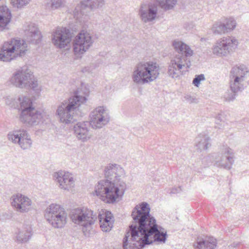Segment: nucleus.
Listing matches in <instances>:
<instances>
[{
  "mask_svg": "<svg viewBox=\"0 0 249 249\" xmlns=\"http://www.w3.org/2000/svg\"><path fill=\"white\" fill-rule=\"evenodd\" d=\"M150 210L149 205L144 202L133 209L132 223L123 239L124 249H139L154 241L165 242L166 233L158 230L155 219L149 214Z\"/></svg>",
  "mask_w": 249,
  "mask_h": 249,
  "instance_id": "1",
  "label": "nucleus"
},
{
  "mask_svg": "<svg viewBox=\"0 0 249 249\" xmlns=\"http://www.w3.org/2000/svg\"><path fill=\"white\" fill-rule=\"evenodd\" d=\"M106 179L99 181L95 185V195L105 203L113 204L120 201L126 189L123 180L125 177L124 169L116 163H109L105 168Z\"/></svg>",
  "mask_w": 249,
  "mask_h": 249,
  "instance_id": "2",
  "label": "nucleus"
},
{
  "mask_svg": "<svg viewBox=\"0 0 249 249\" xmlns=\"http://www.w3.org/2000/svg\"><path fill=\"white\" fill-rule=\"evenodd\" d=\"M173 45L179 53L171 59L168 65L167 73L172 78H178L188 71L191 66L189 57L193 55L194 51L181 41L175 40Z\"/></svg>",
  "mask_w": 249,
  "mask_h": 249,
  "instance_id": "3",
  "label": "nucleus"
},
{
  "mask_svg": "<svg viewBox=\"0 0 249 249\" xmlns=\"http://www.w3.org/2000/svg\"><path fill=\"white\" fill-rule=\"evenodd\" d=\"M160 71V65L155 61H140L134 67L131 74L132 80L138 85L152 83L159 77Z\"/></svg>",
  "mask_w": 249,
  "mask_h": 249,
  "instance_id": "4",
  "label": "nucleus"
},
{
  "mask_svg": "<svg viewBox=\"0 0 249 249\" xmlns=\"http://www.w3.org/2000/svg\"><path fill=\"white\" fill-rule=\"evenodd\" d=\"M86 101V97L76 95L59 104L55 114L59 122L65 124L73 123L75 120L74 117L80 112V106Z\"/></svg>",
  "mask_w": 249,
  "mask_h": 249,
  "instance_id": "5",
  "label": "nucleus"
},
{
  "mask_svg": "<svg viewBox=\"0 0 249 249\" xmlns=\"http://www.w3.org/2000/svg\"><path fill=\"white\" fill-rule=\"evenodd\" d=\"M44 217L53 228L61 229L65 227L68 220V213L61 205L52 203L44 211Z\"/></svg>",
  "mask_w": 249,
  "mask_h": 249,
  "instance_id": "6",
  "label": "nucleus"
},
{
  "mask_svg": "<svg viewBox=\"0 0 249 249\" xmlns=\"http://www.w3.org/2000/svg\"><path fill=\"white\" fill-rule=\"evenodd\" d=\"M238 40L233 36H223L218 39L211 48L212 54L216 57H226L238 48Z\"/></svg>",
  "mask_w": 249,
  "mask_h": 249,
  "instance_id": "7",
  "label": "nucleus"
},
{
  "mask_svg": "<svg viewBox=\"0 0 249 249\" xmlns=\"http://www.w3.org/2000/svg\"><path fill=\"white\" fill-rule=\"evenodd\" d=\"M72 221L82 227L85 235H88L96 217L93 212L87 208L82 207L73 209L71 214Z\"/></svg>",
  "mask_w": 249,
  "mask_h": 249,
  "instance_id": "8",
  "label": "nucleus"
},
{
  "mask_svg": "<svg viewBox=\"0 0 249 249\" xmlns=\"http://www.w3.org/2000/svg\"><path fill=\"white\" fill-rule=\"evenodd\" d=\"M17 87L31 88L37 94H39L42 90L33 72L27 66H24L17 71Z\"/></svg>",
  "mask_w": 249,
  "mask_h": 249,
  "instance_id": "9",
  "label": "nucleus"
},
{
  "mask_svg": "<svg viewBox=\"0 0 249 249\" xmlns=\"http://www.w3.org/2000/svg\"><path fill=\"white\" fill-rule=\"evenodd\" d=\"M93 36L89 32L81 30L73 38L72 48L74 54L81 57L93 46L94 42Z\"/></svg>",
  "mask_w": 249,
  "mask_h": 249,
  "instance_id": "10",
  "label": "nucleus"
},
{
  "mask_svg": "<svg viewBox=\"0 0 249 249\" xmlns=\"http://www.w3.org/2000/svg\"><path fill=\"white\" fill-rule=\"evenodd\" d=\"M105 4V0H83L76 5L72 14L77 21L83 23L89 20L88 16L84 12L86 8L94 10L102 8Z\"/></svg>",
  "mask_w": 249,
  "mask_h": 249,
  "instance_id": "11",
  "label": "nucleus"
},
{
  "mask_svg": "<svg viewBox=\"0 0 249 249\" xmlns=\"http://www.w3.org/2000/svg\"><path fill=\"white\" fill-rule=\"evenodd\" d=\"M110 120L109 112L104 106L94 108L89 115V124L93 129H99L107 125Z\"/></svg>",
  "mask_w": 249,
  "mask_h": 249,
  "instance_id": "12",
  "label": "nucleus"
},
{
  "mask_svg": "<svg viewBox=\"0 0 249 249\" xmlns=\"http://www.w3.org/2000/svg\"><path fill=\"white\" fill-rule=\"evenodd\" d=\"M53 178L60 190L68 192L74 191L76 179L71 172L63 170H59L53 173Z\"/></svg>",
  "mask_w": 249,
  "mask_h": 249,
  "instance_id": "13",
  "label": "nucleus"
},
{
  "mask_svg": "<svg viewBox=\"0 0 249 249\" xmlns=\"http://www.w3.org/2000/svg\"><path fill=\"white\" fill-rule=\"evenodd\" d=\"M49 115L43 109H36L35 107L21 111L19 119L28 126H33L43 122L48 119Z\"/></svg>",
  "mask_w": 249,
  "mask_h": 249,
  "instance_id": "14",
  "label": "nucleus"
},
{
  "mask_svg": "<svg viewBox=\"0 0 249 249\" xmlns=\"http://www.w3.org/2000/svg\"><path fill=\"white\" fill-rule=\"evenodd\" d=\"M159 7L154 1L142 3L138 11L140 20L143 23H154L158 18Z\"/></svg>",
  "mask_w": 249,
  "mask_h": 249,
  "instance_id": "15",
  "label": "nucleus"
},
{
  "mask_svg": "<svg viewBox=\"0 0 249 249\" xmlns=\"http://www.w3.org/2000/svg\"><path fill=\"white\" fill-rule=\"evenodd\" d=\"M51 41L57 49H64L70 46L71 37L68 29L59 27L54 29L52 33Z\"/></svg>",
  "mask_w": 249,
  "mask_h": 249,
  "instance_id": "16",
  "label": "nucleus"
},
{
  "mask_svg": "<svg viewBox=\"0 0 249 249\" xmlns=\"http://www.w3.org/2000/svg\"><path fill=\"white\" fill-rule=\"evenodd\" d=\"M22 30L29 43L37 44L41 42L42 36L36 23L32 22H25L22 26Z\"/></svg>",
  "mask_w": 249,
  "mask_h": 249,
  "instance_id": "17",
  "label": "nucleus"
},
{
  "mask_svg": "<svg viewBox=\"0 0 249 249\" xmlns=\"http://www.w3.org/2000/svg\"><path fill=\"white\" fill-rule=\"evenodd\" d=\"M232 150L227 146H223L221 153L215 158L214 165L217 167L230 169L232 163Z\"/></svg>",
  "mask_w": 249,
  "mask_h": 249,
  "instance_id": "18",
  "label": "nucleus"
},
{
  "mask_svg": "<svg viewBox=\"0 0 249 249\" xmlns=\"http://www.w3.org/2000/svg\"><path fill=\"white\" fill-rule=\"evenodd\" d=\"M74 134L77 139L82 142H87L92 137L86 122H78L73 126Z\"/></svg>",
  "mask_w": 249,
  "mask_h": 249,
  "instance_id": "19",
  "label": "nucleus"
},
{
  "mask_svg": "<svg viewBox=\"0 0 249 249\" xmlns=\"http://www.w3.org/2000/svg\"><path fill=\"white\" fill-rule=\"evenodd\" d=\"M16 39L13 38L5 42L0 51V60L4 62H9L13 59L16 55Z\"/></svg>",
  "mask_w": 249,
  "mask_h": 249,
  "instance_id": "20",
  "label": "nucleus"
},
{
  "mask_svg": "<svg viewBox=\"0 0 249 249\" xmlns=\"http://www.w3.org/2000/svg\"><path fill=\"white\" fill-rule=\"evenodd\" d=\"M98 217L101 230L104 232L109 231L112 228L114 223L112 213L105 210H101Z\"/></svg>",
  "mask_w": 249,
  "mask_h": 249,
  "instance_id": "21",
  "label": "nucleus"
},
{
  "mask_svg": "<svg viewBox=\"0 0 249 249\" xmlns=\"http://www.w3.org/2000/svg\"><path fill=\"white\" fill-rule=\"evenodd\" d=\"M32 200L23 195L17 194V212L25 213L31 210Z\"/></svg>",
  "mask_w": 249,
  "mask_h": 249,
  "instance_id": "22",
  "label": "nucleus"
},
{
  "mask_svg": "<svg viewBox=\"0 0 249 249\" xmlns=\"http://www.w3.org/2000/svg\"><path fill=\"white\" fill-rule=\"evenodd\" d=\"M211 139L208 135L199 134L195 139V146L198 152L207 150L211 145Z\"/></svg>",
  "mask_w": 249,
  "mask_h": 249,
  "instance_id": "23",
  "label": "nucleus"
},
{
  "mask_svg": "<svg viewBox=\"0 0 249 249\" xmlns=\"http://www.w3.org/2000/svg\"><path fill=\"white\" fill-rule=\"evenodd\" d=\"M32 234V230L30 225H27L20 227L17 234V242L27 243L31 239Z\"/></svg>",
  "mask_w": 249,
  "mask_h": 249,
  "instance_id": "24",
  "label": "nucleus"
},
{
  "mask_svg": "<svg viewBox=\"0 0 249 249\" xmlns=\"http://www.w3.org/2000/svg\"><path fill=\"white\" fill-rule=\"evenodd\" d=\"M216 246V239L211 237H207L205 240L198 238L194 244L195 249H213Z\"/></svg>",
  "mask_w": 249,
  "mask_h": 249,
  "instance_id": "25",
  "label": "nucleus"
},
{
  "mask_svg": "<svg viewBox=\"0 0 249 249\" xmlns=\"http://www.w3.org/2000/svg\"><path fill=\"white\" fill-rule=\"evenodd\" d=\"M18 143L23 149L29 148L32 144L30 136L25 131H19L17 134Z\"/></svg>",
  "mask_w": 249,
  "mask_h": 249,
  "instance_id": "26",
  "label": "nucleus"
},
{
  "mask_svg": "<svg viewBox=\"0 0 249 249\" xmlns=\"http://www.w3.org/2000/svg\"><path fill=\"white\" fill-rule=\"evenodd\" d=\"M66 5L65 0H45L44 6L50 11H54L64 8Z\"/></svg>",
  "mask_w": 249,
  "mask_h": 249,
  "instance_id": "27",
  "label": "nucleus"
},
{
  "mask_svg": "<svg viewBox=\"0 0 249 249\" xmlns=\"http://www.w3.org/2000/svg\"><path fill=\"white\" fill-rule=\"evenodd\" d=\"M11 18L10 11L7 6L0 7V27L4 28L10 22Z\"/></svg>",
  "mask_w": 249,
  "mask_h": 249,
  "instance_id": "28",
  "label": "nucleus"
},
{
  "mask_svg": "<svg viewBox=\"0 0 249 249\" xmlns=\"http://www.w3.org/2000/svg\"><path fill=\"white\" fill-rule=\"evenodd\" d=\"M248 71L244 66L233 67L231 72L230 78H238V79L245 80V77Z\"/></svg>",
  "mask_w": 249,
  "mask_h": 249,
  "instance_id": "29",
  "label": "nucleus"
},
{
  "mask_svg": "<svg viewBox=\"0 0 249 249\" xmlns=\"http://www.w3.org/2000/svg\"><path fill=\"white\" fill-rule=\"evenodd\" d=\"M178 0H156L155 1L162 9L168 11L173 9L177 3Z\"/></svg>",
  "mask_w": 249,
  "mask_h": 249,
  "instance_id": "30",
  "label": "nucleus"
},
{
  "mask_svg": "<svg viewBox=\"0 0 249 249\" xmlns=\"http://www.w3.org/2000/svg\"><path fill=\"white\" fill-rule=\"evenodd\" d=\"M29 50L28 46L23 39L17 40V57H23Z\"/></svg>",
  "mask_w": 249,
  "mask_h": 249,
  "instance_id": "31",
  "label": "nucleus"
},
{
  "mask_svg": "<svg viewBox=\"0 0 249 249\" xmlns=\"http://www.w3.org/2000/svg\"><path fill=\"white\" fill-rule=\"evenodd\" d=\"M19 109L21 111L31 109L34 107L32 100L28 97L21 96L18 98Z\"/></svg>",
  "mask_w": 249,
  "mask_h": 249,
  "instance_id": "32",
  "label": "nucleus"
},
{
  "mask_svg": "<svg viewBox=\"0 0 249 249\" xmlns=\"http://www.w3.org/2000/svg\"><path fill=\"white\" fill-rule=\"evenodd\" d=\"M227 33L233 31L236 26V20L232 17L225 18L221 19Z\"/></svg>",
  "mask_w": 249,
  "mask_h": 249,
  "instance_id": "33",
  "label": "nucleus"
},
{
  "mask_svg": "<svg viewBox=\"0 0 249 249\" xmlns=\"http://www.w3.org/2000/svg\"><path fill=\"white\" fill-rule=\"evenodd\" d=\"M238 78H230V88L232 92L236 93L243 89L244 80L238 79Z\"/></svg>",
  "mask_w": 249,
  "mask_h": 249,
  "instance_id": "34",
  "label": "nucleus"
},
{
  "mask_svg": "<svg viewBox=\"0 0 249 249\" xmlns=\"http://www.w3.org/2000/svg\"><path fill=\"white\" fill-rule=\"evenodd\" d=\"M212 32L215 35H222L227 34L221 20L215 22L212 27Z\"/></svg>",
  "mask_w": 249,
  "mask_h": 249,
  "instance_id": "35",
  "label": "nucleus"
},
{
  "mask_svg": "<svg viewBox=\"0 0 249 249\" xmlns=\"http://www.w3.org/2000/svg\"><path fill=\"white\" fill-rule=\"evenodd\" d=\"M205 80V78L204 74H201L198 75H196L195 78L193 80V84L195 86L198 87L200 84V82L201 81H204Z\"/></svg>",
  "mask_w": 249,
  "mask_h": 249,
  "instance_id": "36",
  "label": "nucleus"
},
{
  "mask_svg": "<svg viewBox=\"0 0 249 249\" xmlns=\"http://www.w3.org/2000/svg\"><path fill=\"white\" fill-rule=\"evenodd\" d=\"M32 0H17V8L21 9L28 5Z\"/></svg>",
  "mask_w": 249,
  "mask_h": 249,
  "instance_id": "37",
  "label": "nucleus"
},
{
  "mask_svg": "<svg viewBox=\"0 0 249 249\" xmlns=\"http://www.w3.org/2000/svg\"><path fill=\"white\" fill-rule=\"evenodd\" d=\"M5 103L6 105L9 107L10 108H15V100L14 98L8 97L6 99Z\"/></svg>",
  "mask_w": 249,
  "mask_h": 249,
  "instance_id": "38",
  "label": "nucleus"
},
{
  "mask_svg": "<svg viewBox=\"0 0 249 249\" xmlns=\"http://www.w3.org/2000/svg\"><path fill=\"white\" fill-rule=\"evenodd\" d=\"M8 139L11 141L13 143H15L16 141V131L13 130L9 132L7 135Z\"/></svg>",
  "mask_w": 249,
  "mask_h": 249,
  "instance_id": "39",
  "label": "nucleus"
},
{
  "mask_svg": "<svg viewBox=\"0 0 249 249\" xmlns=\"http://www.w3.org/2000/svg\"><path fill=\"white\" fill-rule=\"evenodd\" d=\"M236 93L233 92L232 93H231V94H227L225 95L224 98L225 100L227 101H233L235 98V94Z\"/></svg>",
  "mask_w": 249,
  "mask_h": 249,
  "instance_id": "40",
  "label": "nucleus"
},
{
  "mask_svg": "<svg viewBox=\"0 0 249 249\" xmlns=\"http://www.w3.org/2000/svg\"><path fill=\"white\" fill-rule=\"evenodd\" d=\"M16 83V72L14 73L12 75V77L9 79V80L7 82V85L8 86L10 85H15Z\"/></svg>",
  "mask_w": 249,
  "mask_h": 249,
  "instance_id": "41",
  "label": "nucleus"
},
{
  "mask_svg": "<svg viewBox=\"0 0 249 249\" xmlns=\"http://www.w3.org/2000/svg\"><path fill=\"white\" fill-rule=\"evenodd\" d=\"M186 99L190 103H196L197 100L196 98L192 97L191 96L187 95L185 97Z\"/></svg>",
  "mask_w": 249,
  "mask_h": 249,
  "instance_id": "42",
  "label": "nucleus"
},
{
  "mask_svg": "<svg viewBox=\"0 0 249 249\" xmlns=\"http://www.w3.org/2000/svg\"><path fill=\"white\" fill-rule=\"evenodd\" d=\"M11 200H12V202H11L12 206L14 207H16V197H15L14 196H12Z\"/></svg>",
  "mask_w": 249,
  "mask_h": 249,
  "instance_id": "43",
  "label": "nucleus"
},
{
  "mask_svg": "<svg viewBox=\"0 0 249 249\" xmlns=\"http://www.w3.org/2000/svg\"><path fill=\"white\" fill-rule=\"evenodd\" d=\"M205 38H201V41H205Z\"/></svg>",
  "mask_w": 249,
  "mask_h": 249,
  "instance_id": "44",
  "label": "nucleus"
}]
</instances>
